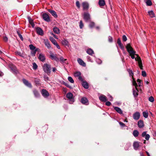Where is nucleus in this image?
Listing matches in <instances>:
<instances>
[{
	"instance_id": "nucleus-1",
	"label": "nucleus",
	"mask_w": 156,
	"mask_h": 156,
	"mask_svg": "<svg viewBox=\"0 0 156 156\" xmlns=\"http://www.w3.org/2000/svg\"><path fill=\"white\" fill-rule=\"evenodd\" d=\"M126 48L127 52L129 53V55H136L137 57H139L138 54H136V51H134L130 44H127L126 46Z\"/></svg>"
},
{
	"instance_id": "nucleus-2",
	"label": "nucleus",
	"mask_w": 156,
	"mask_h": 156,
	"mask_svg": "<svg viewBox=\"0 0 156 156\" xmlns=\"http://www.w3.org/2000/svg\"><path fill=\"white\" fill-rule=\"evenodd\" d=\"M132 84L135 87V88L133 89V94L134 97L135 98H136L137 97L138 95V90L137 88L138 85L134 78H133Z\"/></svg>"
},
{
	"instance_id": "nucleus-3",
	"label": "nucleus",
	"mask_w": 156,
	"mask_h": 156,
	"mask_svg": "<svg viewBox=\"0 0 156 156\" xmlns=\"http://www.w3.org/2000/svg\"><path fill=\"white\" fill-rule=\"evenodd\" d=\"M42 67L44 72L48 75H49L50 73L51 68L50 65L47 63H45L43 65Z\"/></svg>"
},
{
	"instance_id": "nucleus-4",
	"label": "nucleus",
	"mask_w": 156,
	"mask_h": 156,
	"mask_svg": "<svg viewBox=\"0 0 156 156\" xmlns=\"http://www.w3.org/2000/svg\"><path fill=\"white\" fill-rule=\"evenodd\" d=\"M50 54L49 58L51 59L55 60L57 62H58L59 61V58L57 57L56 54H54L51 51H50Z\"/></svg>"
},
{
	"instance_id": "nucleus-5",
	"label": "nucleus",
	"mask_w": 156,
	"mask_h": 156,
	"mask_svg": "<svg viewBox=\"0 0 156 156\" xmlns=\"http://www.w3.org/2000/svg\"><path fill=\"white\" fill-rule=\"evenodd\" d=\"M66 96L68 99L70 101L72 102V103L70 102V104H72L74 101V99L73 98V95L71 93H68L66 94Z\"/></svg>"
},
{
	"instance_id": "nucleus-6",
	"label": "nucleus",
	"mask_w": 156,
	"mask_h": 156,
	"mask_svg": "<svg viewBox=\"0 0 156 156\" xmlns=\"http://www.w3.org/2000/svg\"><path fill=\"white\" fill-rule=\"evenodd\" d=\"M83 18L86 22L90 21V15L88 12H84L83 14Z\"/></svg>"
},
{
	"instance_id": "nucleus-7",
	"label": "nucleus",
	"mask_w": 156,
	"mask_h": 156,
	"mask_svg": "<svg viewBox=\"0 0 156 156\" xmlns=\"http://www.w3.org/2000/svg\"><path fill=\"white\" fill-rule=\"evenodd\" d=\"M135 60L138 62L139 66L141 69H143V66L142 61L140 58V57H136L135 58Z\"/></svg>"
},
{
	"instance_id": "nucleus-8",
	"label": "nucleus",
	"mask_w": 156,
	"mask_h": 156,
	"mask_svg": "<svg viewBox=\"0 0 156 156\" xmlns=\"http://www.w3.org/2000/svg\"><path fill=\"white\" fill-rule=\"evenodd\" d=\"M9 66L10 69L11 71L13 73H17L18 71L17 70L15 66L10 64L9 65Z\"/></svg>"
},
{
	"instance_id": "nucleus-9",
	"label": "nucleus",
	"mask_w": 156,
	"mask_h": 156,
	"mask_svg": "<svg viewBox=\"0 0 156 156\" xmlns=\"http://www.w3.org/2000/svg\"><path fill=\"white\" fill-rule=\"evenodd\" d=\"M140 117V113L138 112H135L133 114V119L136 120H138Z\"/></svg>"
},
{
	"instance_id": "nucleus-10",
	"label": "nucleus",
	"mask_w": 156,
	"mask_h": 156,
	"mask_svg": "<svg viewBox=\"0 0 156 156\" xmlns=\"http://www.w3.org/2000/svg\"><path fill=\"white\" fill-rule=\"evenodd\" d=\"M22 81L23 83L27 87H30L32 88V86L31 83L29 82L28 80L25 79H22Z\"/></svg>"
},
{
	"instance_id": "nucleus-11",
	"label": "nucleus",
	"mask_w": 156,
	"mask_h": 156,
	"mask_svg": "<svg viewBox=\"0 0 156 156\" xmlns=\"http://www.w3.org/2000/svg\"><path fill=\"white\" fill-rule=\"evenodd\" d=\"M41 93L42 95L44 98H47L49 95V94L48 92L44 89H43L42 90Z\"/></svg>"
},
{
	"instance_id": "nucleus-12",
	"label": "nucleus",
	"mask_w": 156,
	"mask_h": 156,
	"mask_svg": "<svg viewBox=\"0 0 156 156\" xmlns=\"http://www.w3.org/2000/svg\"><path fill=\"white\" fill-rule=\"evenodd\" d=\"M42 17L43 19L46 22H48L50 21L49 17L48 15L46 13H44L43 14Z\"/></svg>"
},
{
	"instance_id": "nucleus-13",
	"label": "nucleus",
	"mask_w": 156,
	"mask_h": 156,
	"mask_svg": "<svg viewBox=\"0 0 156 156\" xmlns=\"http://www.w3.org/2000/svg\"><path fill=\"white\" fill-rule=\"evenodd\" d=\"M39 59L42 62H44L45 61L46 58L45 55L42 53L39 54L38 57Z\"/></svg>"
},
{
	"instance_id": "nucleus-14",
	"label": "nucleus",
	"mask_w": 156,
	"mask_h": 156,
	"mask_svg": "<svg viewBox=\"0 0 156 156\" xmlns=\"http://www.w3.org/2000/svg\"><path fill=\"white\" fill-rule=\"evenodd\" d=\"M147 132L144 131L141 134L142 136L144 137L147 140H148L150 137V136L148 134H147Z\"/></svg>"
},
{
	"instance_id": "nucleus-15",
	"label": "nucleus",
	"mask_w": 156,
	"mask_h": 156,
	"mask_svg": "<svg viewBox=\"0 0 156 156\" xmlns=\"http://www.w3.org/2000/svg\"><path fill=\"white\" fill-rule=\"evenodd\" d=\"M117 43L120 48L123 51L125 50L123 45L122 44L121 40L120 38H119L117 40Z\"/></svg>"
},
{
	"instance_id": "nucleus-16",
	"label": "nucleus",
	"mask_w": 156,
	"mask_h": 156,
	"mask_svg": "<svg viewBox=\"0 0 156 156\" xmlns=\"http://www.w3.org/2000/svg\"><path fill=\"white\" fill-rule=\"evenodd\" d=\"M81 102L83 104L87 105L88 104V101L85 97H83L81 100Z\"/></svg>"
},
{
	"instance_id": "nucleus-17",
	"label": "nucleus",
	"mask_w": 156,
	"mask_h": 156,
	"mask_svg": "<svg viewBox=\"0 0 156 156\" xmlns=\"http://www.w3.org/2000/svg\"><path fill=\"white\" fill-rule=\"evenodd\" d=\"M37 33L39 35H43L44 34L43 30L39 27H37L36 28Z\"/></svg>"
},
{
	"instance_id": "nucleus-18",
	"label": "nucleus",
	"mask_w": 156,
	"mask_h": 156,
	"mask_svg": "<svg viewBox=\"0 0 156 156\" xmlns=\"http://www.w3.org/2000/svg\"><path fill=\"white\" fill-rule=\"evenodd\" d=\"M82 5L83 7V10H87L89 8V4L87 2H84L82 3Z\"/></svg>"
},
{
	"instance_id": "nucleus-19",
	"label": "nucleus",
	"mask_w": 156,
	"mask_h": 156,
	"mask_svg": "<svg viewBox=\"0 0 156 156\" xmlns=\"http://www.w3.org/2000/svg\"><path fill=\"white\" fill-rule=\"evenodd\" d=\"M44 42L45 46H46L48 49H50L51 48V45L48 39L44 40Z\"/></svg>"
},
{
	"instance_id": "nucleus-20",
	"label": "nucleus",
	"mask_w": 156,
	"mask_h": 156,
	"mask_svg": "<svg viewBox=\"0 0 156 156\" xmlns=\"http://www.w3.org/2000/svg\"><path fill=\"white\" fill-rule=\"evenodd\" d=\"M99 99L101 101L103 102H106L107 100V97L103 95L100 96L99 97Z\"/></svg>"
},
{
	"instance_id": "nucleus-21",
	"label": "nucleus",
	"mask_w": 156,
	"mask_h": 156,
	"mask_svg": "<svg viewBox=\"0 0 156 156\" xmlns=\"http://www.w3.org/2000/svg\"><path fill=\"white\" fill-rule=\"evenodd\" d=\"M77 61L79 64L82 66H83L85 67L86 66V64L83 62V61L81 58H78L77 59Z\"/></svg>"
},
{
	"instance_id": "nucleus-22",
	"label": "nucleus",
	"mask_w": 156,
	"mask_h": 156,
	"mask_svg": "<svg viewBox=\"0 0 156 156\" xmlns=\"http://www.w3.org/2000/svg\"><path fill=\"white\" fill-rule=\"evenodd\" d=\"M48 11L55 18L57 17V15L55 11L50 9H48Z\"/></svg>"
},
{
	"instance_id": "nucleus-23",
	"label": "nucleus",
	"mask_w": 156,
	"mask_h": 156,
	"mask_svg": "<svg viewBox=\"0 0 156 156\" xmlns=\"http://www.w3.org/2000/svg\"><path fill=\"white\" fill-rule=\"evenodd\" d=\"M137 125L140 128H143L144 126V123L143 121L142 120H139L138 122Z\"/></svg>"
},
{
	"instance_id": "nucleus-24",
	"label": "nucleus",
	"mask_w": 156,
	"mask_h": 156,
	"mask_svg": "<svg viewBox=\"0 0 156 156\" xmlns=\"http://www.w3.org/2000/svg\"><path fill=\"white\" fill-rule=\"evenodd\" d=\"M114 109L119 114H122V111L119 107H114Z\"/></svg>"
},
{
	"instance_id": "nucleus-25",
	"label": "nucleus",
	"mask_w": 156,
	"mask_h": 156,
	"mask_svg": "<svg viewBox=\"0 0 156 156\" xmlns=\"http://www.w3.org/2000/svg\"><path fill=\"white\" fill-rule=\"evenodd\" d=\"M82 85L83 87L85 89H87L89 88L88 84L86 81H83V82H82Z\"/></svg>"
},
{
	"instance_id": "nucleus-26",
	"label": "nucleus",
	"mask_w": 156,
	"mask_h": 156,
	"mask_svg": "<svg viewBox=\"0 0 156 156\" xmlns=\"http://www.w3.org/2000/svg\"><path fill=\"white\" fill-rule=\"evenodd\" d=\"M62 44L65 46H67L69 43L68 41L65 38L62 39Z\"/></svg>"
},
{
	"instance_id": "nucleus-27",
	"label": "nucleus",
	"mask_w": 156,
	"mask_h": 156,
	"mask_svg": "<svg viewBox=\"0 0 156 156\" xmlns=\"http://www.w3.org/2000/svg\"><path fill=\"white\" fill-rule=\"evenodd\" d=\"M133 146L135 150H137L139 147V144L137 142H135L133 144Z\"/></svg>"
},
{
	"instance_id": "nucleus-28",
	"label": "nucleus",
	"mask_w": 156,
	"mask_h": 156,
	"mask_svg": "<svg viewBox=\"0 0 156 156\" xmlns=\"http://www.w3.org/2000/svg\"><path fill=\"white\" fill-rule=\"evenodd\" d=\"M53 31L55 33L57 34H58L60 33L59 29L56 27H55L53 28Z\"/></svg>"
},
{
	"instance_id": "nucleus-29",
	"label": "nucleus",
	"mask_w": 156,
	"mask_h": 156,
	"mask_svg": "<svg viewBox=\"0 0 156 156\" xmlns=\"http://www.w3.org/2000/svg\"><path fill=\"white\" fill-rule=\"evenodd\" d=\"M148 13L149 16L151 18H153L155 16V14L154 13L153 11L152 10H151L150 11H148Z\"/></svg>"
},
{
	"instance_id": "nucleus-30",
	"label": "nucleus",
	"mask_w": 156,
	"mask_h": 156,
	"mask_svg": "<svg viewBox=\"0 0 156 156\" xmlns=\"http://www.w3.org/2000/svg\"><path fill=\"white\" fill-rule=\"evenodd\" d=\"M98 4L101 6H103L105 4L104 0H99Z\"/></svg>"
},
{
	"instance_id": "nucleus-31",
	"label": "nucleus",
	"mask_w": 156,
	"mask_h": 156,
	"mask_svg": "<svg viewBox=\"0 0 156 156\" xmlns=\"http://www.w3.org/2000/svg\"><path fill=\"white\" fill-rule=\"evenodd\" d=\"M87 52L89 55H91L94 54V52L93 51L91 48L87 49Z\"/></svg>"
},
{
	"instance_id": "nucleus-32",
	"label": "nucleus",
	"mask_w": 156,
	"mask_h": 156,
	"mask_svg": "<svg viewBox=\"0 0 156 156\" xmlns=\"http://www.w3.org/2000/svg\"><path fill=\"white\" fill-rule=\"evenodd\" d=\"M133 134L135 137H136L138 136L139 132L138 130H135L133 131Z\"/></svg>"
},
{
	"instance_id": "nucleus-33",
	"label": "nucleus",
	"mask_w": 156,
	"mask_h": 156,
	"mask_svg": "<svg viewBox=\"0 0 156 156\" xmlns=\"http://www.w3.org/2000/svg\"><path fill=\"white\" fill-rule=\"evenodd\" d=\"M34 94L36 98H38L40 96V94L36 90H34L33 91Z\"/></svg>"
},
{
	"instance_id": "nucleus-34",
	"label": "nucleus",
	"mask_w": 156,
	"mask_h": 156,
	"mask_svg": "<svg viewBox=\"0 0 156 156\" xmlns=\"http://www.w3.org/2000/svg\"><path fill=\"white\" fill-rule=\"evenodd\" d=\"M128 71L129 72L130 76H131L132 77V82L133 81V78H134L133 77V73L132 70L130 69H128Z\"/></svg>"
},
{
	"instance_id": "nucleus-35",
	"label": "nucleus",
	"mask_w": 156,
	"mask_h": 156,
	"mask_svg": "<svg viewBox=\"0 0 156 156\" xmlns=\"http://www.w3.org/2000/svg\"><path fill=\"white\" fill-rule=\"evenodd\" d=\"M74 75L75 77H78L81 75V73L79 71L76 72L74 73Z\"/></svg>"
},
{
	"instance_id": "nucleus-36",
	"label": "nucleus",
	"mask_w": 156,
	"mask_h": 156,
	"mask_svg": "<svg viewBox=\"0 0 156 156\" xmlns=\"http://www.w3.org/2000/svg\"><path fill=\"white\" fill-rule=\"evenodd\" d=\"M49 39L53 44L57 42L56 40L52 37H50Z\"/></svg>"
},
{
	"instance_id": "nucleus-37",
	"label": "nucleus",
	"mask_w": 156,
	"mask_h": 156,
	"mask_svg": "<svg viewBox=\"0 0 156 156\" xmlns=\"http://www.w3.org/2000/svg\"><path fill=\"white\" fill-rule=\"evenodd\" d=\"M143 116L145 118H147L148 117V113L147 112H143Z\"/></svg>"
},
{
	"instance_id": "nucleus-38",
	"label": "nucleus",
	"mask_w": 156,
	"mask_h": 156,
	"mask_svg": "<svg viewBox=\"0 0 156 156\" xmlns=\"http://www.w3.org/2000/svg\"><path fill=\"white\" fill-rule=\"evenodd\" d=\"M15 53L17 55H19V56L21 57H24V55L20 51H16Z\"/></svg>"
},
{
	"instance_id": "nucleus-39",
	"label": "nucleus",
	"mask_w": 156,
	"mask_h": 156,
	"mask_svg": "<svg viewBox=\"0 0 156 156\" xmlns=\"http://www.w3.org/2000/svg\"><path fill=\"white\" fill-rule=\"evenodd\" d=\"M29 47L30 50H34L36 49V47L34 46L33 44H31L29 45Z\"/></svg>"
},
{
	"instance_id": "nucleus-40",
	"label": "nucleus",
	"mask_w": 156,
	"mask_h": 156,
	"mask_svg": "<svg viewBox=\"0 0 156 156\" xmlns=\"http://www.w3.org/2000/svg\"><path fill=\"white\" fill-rule=\"evenodd\" d=\"M146 4L147 6H151L152 5V3L150 0H147L146 2Z\"/></svg>"
},
{
	"instance_id": "nucleus-41",
	"label": "nucleus",
	"mask_w": 156,
	"mask_h": 156,
	"mask_svg": "<svg viewBox=\"0 0 156 156\" xmlns=\"http://www.w3.org/2000/svg\"><path fill=\"white\" fill-rule=\"evenodd\" d=\"M35 82L36 84L38 86H40L41 85V83H40V80L38 79H36L35 80Z\"/></svg>"
},
{
	"instance_id": "nucleus-42",
	"label": "nucleus",
	"mask_w": 156,
	"mask_h": 156,
	"mask_svg": "<svg viewBox=\"0 0 156 156\" xmlns=\"http://www.w3.org/2000/svg\"><path fill=\"white\" fill-rule=\"evenodd\" d=\"M68 80L71 83H73L74 82V81L73 78L71 76H69L68 78Z\"/></svg>"
},
{
	"instance_id": "nucleus-43",
	"label": "nucleus",
	"mask_w": 156,
	"mask_h": 156,
	"mask_svg": "<svg viewBox=\"0 0 156 156\" xmlns=\"http://www.w3.org/2000/svg\"><path fill=\"white\" fill-rule=\"evenodd\" d=\"M37 68V64L35 63L34 62L33 63V68L34 70H36Z\"/></svg>"
},
{
	"instance_id": "nucleus-44",
	"label": "nucleus",
	"mask_w": 156,
	"mask_h": 156,
	"mask_svg": "<svg viewBox=\"0 0 156 156\" xmlns=\"http://www.w3.org/2000/svg\"><path fill=\"white\" fill-rule=\"evenodd\" d=\"M36 51V50H32L31 51V54L32 56H34L35 55Z\"/></svg>"
},
{
	"instance_id": "nucleus-45",
	"label": "nucleus",
	"mask_w": 156,
	"mask_h": 156,
	"mask_svg": "<svg viewBox=\"0 0 156 156\" xmlns=\"http://www.w3.org/2000/svg\"><path fill=\"white\" fill-rule=\"evenodd\" d=\"M95 26V23L93 22H90L89 24V26L90 28H92Z\"/></svg>"
},
{
	"instance_id": "nucleus-46",
	"label": "nucleus",
	"mask_w": 156,
	"mask_h": 156,
	"mask_svg": "<svg viewBox=\"0 0 156 156\" xmlns=\"http://www.w3.org/2000/svg\"><path fill=\"white\" fill-rule=\"evenodd\" d=\"M137 82L138 83L139 86L140 87L142 86V82H141V80L140 79H138L137 80Z\"/></svg>"
},
{
	"instance_id": "nucleus-47",
	"label": "nucleus",
	"mask_w": 156,
	"mask_h": 156,
	"mask_svg": "<svg viewBox=\"0 0 156 156\" xmlns=\"http://www.w3.org/2000/svg\"><path fill=\"white\" fill-rule=\"evenodd\" d=\"M60 60L61 63H63L66 60V59H64L63 57L62 56L60 58Z\"/></svg>"
},
{
	"instance_id": "nucleus-48",
	"label": "nucleus",
	"mask_w": 156,
	"mask_h": 156,
	"mask_svg": "<svg viewBox=\"0 0 156 156\" xmlns=\"http://www.w3.org/2000/svg\"><path fill=\"white\" fill-rule=\"evenodd\" d=\"M84 25L83 23L82 20H80V22L79 26L80 29H82Z\"/></svg>"
},
{
	"instance_id": "nucleus-49",
	"label": "nucleus",
	"mask_w": 156,
	"mask_h": 156,
	"mask_svg": "<svg viewBox=\"0 0 156 156\" xmlns=\"http://www.w3.org/2000/svg\"><path fill=\"white\" fill-rule=\"evenodd\" d=\"M149 100L150 102H153L154 101V99L152 96H150L149 98Z\"/></svg>"
},
{
	"instance_id": "nucleus-50",
	"label": "nucleus",
	"mask_w": 156,
	"mask_h": 156,
	"mask_svg": "<svg viewBox=\"0 0 156 156\" xmlns=\"http://www.w3.org/2000/svg\"><path fill=\"white\" fill-rule=\"evenodd\" d=\"M122 39L123 41H126L127 40L126 37L125 35H123L122 37Z\"/></svg>"
},
{
	"instance_id": "nucleus-51",
	"label": "nucleus",
	"mask_w": 156,
	"mask_h": 156,
	"mask_svg": "<svg viewBox=\"0 0 156 156\" xmlns=\"http://www.w3.org/2000/svg\"><path fill=\"white\" fill-rule=\"evenodd\" d=\"M108 40L109 42H112L113 41V38L112 37L110 36H109Z\"/></svg>"
},
{
	"instance_id": "nucleus-52",
	"label": "nucleus",
	"mask_w": 156,
	"mask_h": 156,
	"mask_svg": "<svg viewBox=\"0 0 156 156\" xmlns=\"http://www.w3.org/2000/svg\"><path fill=\"white\" fill-rule=\"evenodd\" d=\"M119 123L120 126L122 127H123L126 126L125 124L122 122H119Z\"/></svg>"
},
{
	"instance_id": "nucleus-53",
	"label": "nucleus",
	"mask_w": 156,
	"mask_h": 156,
	"mask_svg": "<svg viewBox=\"0 0 156 156\" xmlns=\"http://www.w3.org/2000/svg\"><path fill=\"white\" fill-rule=\"evenodd\" d=\"M142 75L143 77H145L147 75H146V72H145V71H142Z\"/></svg>"
},
{
	"instance_id": "nucleus-54",
	"label": "nucleus",
	"mask_w": 156,
	"mask_h": 156,
	"mask_svg": "<svg viewBox=\"0 0 156 156\" xmlns=\"http://www.w3.org/2000/svg\"><path fill=\"white\" fill-rule=\"evenodd\" d=\"M96 62L98 64H101L102 63L101 60L99 59H96Z\"/></svg>"
},
{
	"instance_id": "nucleus-55",
	"label": "nucleus",
	"mask_w": 156,
	"mask_h": 156,
	"mask_svg": "<svg viewBox=\"0 0 156 156\" xmlns=\"http://www.w3.org/2000/svg\"><path fill=\"white\" fill-rule=\"evenodd\" d=\"M76 6L78 8H79L80 7V4L79 2L78 1H77L76 2Z\"/></svg>"
},
{
	"instance_id": "nucleus-56",
	"label": "nucleus",
	"mask_w": 156,
	"mask_h": 156,
	"mask_svg": "<svg viewBox=\"0 0 156 156\" xmlns=\"http://www.w3.org/2000/svg\"><path fill=\"white\" fill-rule=\"evenodd\" d=\"M87 59L88 61H90V62H93V60L90 56H88L87 57Z\"/></svg>"
},
{
	"instance_id": "nucleus-57",
	"label": "nucleus",
	"mask_w": 156,
	"mask_h": 156,
	"mask_svg": "<svg viewBox=\"0 0 156 156\" xmlns=\"http://www.w3.org/2000/svg\"><path fill=\"white\" fill-rule=\"evenodd\" d=\"M111 103L109 101L106 102V103H105V105L108 106H110L111 105Z\"/></svg>"
},
{
	"instance_id": "nucleus-58",
	"label": "nucleus",
	"mask_w": 156,
	"mask_h": 156,
	"mask_svg": "<svg viewBox=\"0 0 156 156\" xmlns=\"http://www.w3.org/2000/svg\"><path fill=\"white\" fill-rule=\"evenodd\" d=\"M55 45L57 48L58 49H60V48L59 45L56 42L55 44H54Z\"/></svg>"
},
{
	"instance_id": "nucleus-59",
	"label": "nucleus",
	"mask_w": 156,
	"mask_h": 156,
	"mask_svg": "<svg viewBox=\"0 0 156 156\" xmlns=\"http://www.w3.org/2000/svg\"><path fill=\"white\" fill-rule=\"evenodd\" d=\"M78 78L79 80H80L82 82H83V81H84L83 79L82 78V77L81 76H80L78 77Z\"/></svg>"
},
{
	"instance_id": "nucleus-60",
	"label": "nucleus",
	"mask_w": 156,
	"mask_h": 156,
	"mask_svg": "<svg viewBox=\"0 0 156 156\" xmlns=\"http://www.w3.org/2000/svg\"><path fill=\"white\" fill-rule=\"evenodd\" d=\"M126 146L125 147V149L126 150H128L129 148L130 147V145L129 144L126 145Z\"/></svg>"
},
{
	"instance_id": "nucleus-61",
	"label": "nucleus",
	"mask_w": 156,
	"mask_h": 156,
	"mask_svg": "<svg viewBox=\"0 0 156 156\" xmlns=\"http://www.w3.org/2000/svg\"><path fill=\"white\" fill-rule=\"evenodd\" d=\"M29 21L30 23L31 24V23H34L33 20L30 17H28Z\"/></svg>"
},
{
	"instance_id": "nucleus-62",
	"label": "nucleus",
	"mask_w": 156,
	"mask_h": 156,
	"mask_svg": "<svg viewBox=\"0 0 156 156\" xmlns=\"http://www.w3.org/2000/svg\"><path fill=\"white\" fill-rule=\"evenodd\" d=\"M44 79L45 81L48 80H49V78L47 76H44Z\"/></svg>"
},
{
	"instance_id": "nucleus-63",
	"label": "nucleus",
	"mask_w": 156,
	"mask_h": 156,
	"mask_svg": "<svg viewBox=\"0 0 156 156\" xmlns=\"http://www.w3.org/2000/svg\"><path fill=\"white\" fill-rule=\"evenodd\" d=\"M35 50L36 52L37 51L38 52H41L40 49L38 48H36Z\"/></svg>"
},
{
	"instance_id": "nucleus-64",
	"label": "nucleus",
	"mask_w": 156,
	"mask_h": 156,
	"mask_svg": "<svg viewBox=\"0 0 156 156\" xmlns=\"http://www.w3.org/2000/svg\"><path fill=\"white\" fill-rule=\"evenodd\" d=\"M3 40L5 41H8V38L7 37H4Z\"/></svg>"
}]
</instances>
